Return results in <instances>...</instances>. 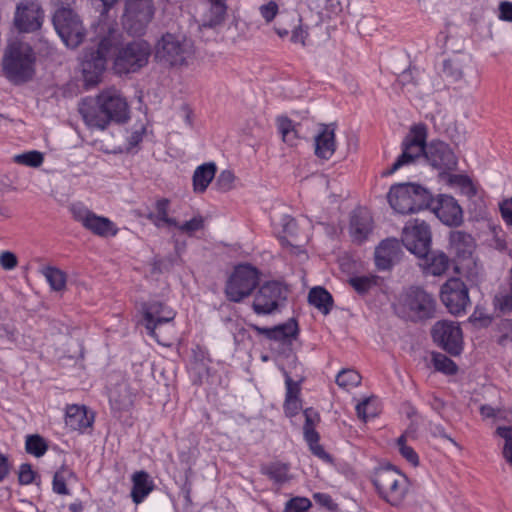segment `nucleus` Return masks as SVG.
Returning a JSON list of instances; mask_svg holds the SVG:
<instances>
[{
    "label": "nucleus",
    "mask_w": 512,
    "mask_h": 512,
    "mask_svg": "<svg viewBox=\"0 0 512 512\" xmlns=\"http://www.w3.org/2000/svg\"><path fill=\"white\" fill-rule=\"evenodd\" d=\"M180 231L191 234L196 232L204 227V219L202 216L193 217L191 220L186 221L183 224H179L177 222V226Z\"/></svg>",
    "instance_id": "864d4df0"
},
{
    "label": "nucleus",
    "mask_w": 512,
    "mask_h": 512,
    "mask_svg": "<svg viewBox=\"0 0 512 512\" xmlns=\"http://www.w3.org/2000/svg\"><path fill=\"white\" fill-rule=\"evenodd\" d=\"M142 309L148 334L158 343L165 345L157 330H160L163 324L171 322L175 318V312L160 301L145 303Z\"/></svg>",
    "instance_id": "f3484780"
},
{
    "label": "nucleus",
    "mask_w": 512,
    "mask_h": 512,
    "mask_svg": "<svg viewBox=\"0 0 512 512\" xmlns=\"http://www.w3.org/2000/svg\"><path fill=\"white\" fill-rule=\"evenodd\" d=\"M402 244L417 257H427L431 246L429 226L418 219L409 222L402 232Z\"/></svg>",
    "instance_id": "2eb2a0df"
},
{
    "label": "nucleus",
    "mask_w": 512,
    "mask_h": 512,
    "mask_svg": "<svg viewBox=\"0 0 512 512\" xmlns=\"http://www.w3.org/2000/svg\"><path fill=\"white\" fill-rule=\"evenodd\" d=\"M426 160L441 173L451 171L457 166V158L450 146L440 140H434L427 145Z\"/></svg>",
    "instance_id": "412c9836"
},
{
    "label": "nucleus",
    "mask_w": 512,
    "mask_h": 512,
    "mask_svg": "<svg viewBox=\"0 0 512 512\" xmlns=\"http://www.w3.org/2000/svg\"><path fill=\"white\" fill-rule=\"evenodd\" d=\"M464 65L459 59H448L443 63V73L452 81H459L463 77Z\"/></svg>",
    "instance_id": "c03bdc74"
},
{
    "label": "nucleus",
    "mask_w": 512,
    "mask_h": 512,
    "mask_svg": "<svg viewBox=\"0 0 512 512\" xmlns=\"http://www.w3.org/2000/svg\"><path fill=\"white\" fill-rule=\"evenodd\" d=\"M372 482L378 495L392 506L402 504L409 490V480L406 475L392 465L377 468Z\"/></svg>",
    "instance_id": "7ed1b4c3"
},
{
    "label": "nucleus",
    "mask_w": 512,
    "mask_h": 512,
    "mask_svg": "<svg viewBox=\"0 0 512 512\" xmlns=\"http://www.w3.org/2000/svg\"><path fill=\"white\" fill-rule=\"evenodd\" d=\"M373 219L365 208L355 209L350 216L349 233L353 242L362 243L372 232Z\"/></svg>",
    "instance_id": "a878e982"
},
{
    "label": "nucleus",
    "mask_w": 512,
    "mask_h": 512,
    "mask_svg": "<svg viewBox=\"0 0 512 512\" xmlns=\"http://www.w3.org/2000/svg\"><path fill=\"white\" fill-rule=\"evenodd\" d=\"M235 176L230 170H223L218 175L215 186L220 192H228L234 187Z\"/></svg>",
    "instance_id": "09e8293b"
},
{
    "label": "nucleus",
    "mask_w": 512,
    "mask_h": 512,
    "mask_svg": "<svg viewBox=\"0 0 512 512\" xmlns=\"http://www.w3.org/2000/svg\"><path fill=\"white\" fill-rule=\"evenodd\" d=\"M14 162L28 167H39L43 163V155L38 151H28L14 156Z\"/></svg>",
    "instance_id": "a18cd8bd"
},
{
    "label": "nucleus",
    "mask_w": 512,
    "mask_h": 512,
    "mask_svg": "<svg viewBox=\"0 0 512 512\" xmlns=\"http://www.w3.org/2000/svg\"><path fill=\"white\" fill-rule=\"evenodd\" d=\"M313 25L308 19L307 12H300L298 9L283 8L274 25V31L280 38L290 35L293 44L307 46L310 30Z\"/></svg>",
    "instance_id": "39448f33"
},
{
    "label": "nucleus",
    "mask_w": 512,
    "mask_h": 512,
    "mask_svg": "<svg viewBox=\"0 0 512 512\" xmlns=\"http://www.w3.org/2000/svg\"><path fill=\"white\" fill-rule=\"evenodd\" d=\"M309 448H310L311 452L318 458H320L326 462H331V460H332L331 456L324 450L323 446L320 445L319 443L312 445Z\"/></svg>",
    "instance_id": "338daca9"
},
{
    "label": "nucleus",
    "mask_w": 512,
    "mask_h": 512,
    "mask_svg": "<svg viewBox=\"0 0 512 512\" xmlns=\"http://www.w3.org/2000/svg\"><path fill=\"white\" fill-rule=\"evenodd\" d=\"M18 478L21 484H31L35 478V472L32 466L28 463H23L19 468Z\"/></svg>",
    "instance_id": "6e6d98bb"
},
{
    "label": "nucleus",
    "mask_w": 512,
    "mask_h": 512,
    "mask_svg": "<svg viewBox=\"0 0 512 512\" xmlns=\"http://www.w3.org/2000/svg\"><path fill=\"white\" fill-rule=\"evenodd\" d=\"M155 15L153 0H124L121 24L132 36H143Z\"/></svg>",
    "instance_id": "0eeeda50"
},
{
    "label": "nucleus",
    "mask_w": 512,
    "mask_h": 512,
    "mask_svg": "<svg viewBox=\"0 0 512 512\" xmlns=\"http://www.w3.org/2000/svg\"><path fill=\"white\" fill-rule=\"evenodd\" d=\"M250 327L258 334L264 335L267 339L275 341H284L289 338H296L299 332L297 321L294 318L272 328L260 327L255 324H251Z\"/></svg>",
    "instance_id": "cd10ccee"
},
{
    "label": "nucleus",
    "mask_w": 512,
    "mask_h": 512,
    "mask_svg": "<svg viewBox=\"0 0 512 512\" xmlns=\"http://www.w3.org/2000/svg\"><path fill=\"white\" fill-rule=\"evenodd\" d=\"M432 211L447 226L457 227L463 223L462 208L452 196L439 195L435 200Z\"/></svg>",
    "instance_id": "4be33fe9"
},
{
    "label": "nucleus",
    "mask_w": 512,
    "mask_h": 512,
    "mask_svg": "<svg viewBox=\"0 0 512 512\" xmlns=\"http://www.w3.org/2000/svg\"><path fill=\"white\" fill-rule=\"evenodd\" d=\"M71 212L76 221L80 222L83 227L95 235L108 237L115 236L118 232L110 219L98 216L83 206L73 205Z\"/></svg>",
    "instance_id": "a211bd4d"
},
{
    "label": "nucleus",
    "mask_w": 512,
    "mask_h": 512,
    "mask_svg": "<svg viewBox=\"0 0 512 512\" xmlns=\"http://www.w3.org/2000/svg\"><path fill=\"white\" fill-rule=\"evenodd\" d=\"M422 258L426 261L428 273L434 276L442 275L449 267V258L443 252L429 251L427 257Z\"/></svg>",
    "instance_id": "c9c22d12"
},
{
    "label": "nucleus",
    "mask_w": 512,
    "mask_h": 512,
    "mask_svg": "<svg viewBox=\"0 0 512 512\" xmlns=\"http://www.w3.org/2000/svg\"><path fill=\"white\" fill-rule=\"evenodd\" d=\"M499 19L512 23V2L502 1L499 4Z\"/></svg>",
    "instance_id": "680f3d73"
},
{
    "label": "nucleus",
    "mask_w": 512,
    "mask_h": 512,
    "mask_svg": "<svg viewBox=\"0 0 512 512\" xmlns=\"http://www.w3.org/2000/svg\"><path fill=\"white\" fill-rule=\"evenodd\" d=\"M301 409V401L299 398H285L284 410L285 414L289 417H293L298 414Z\"/></svg>",
    "instance_id": "13d9d810"
},
{
    "label": "nucleus",
    "mask_w": 512,
    "mask_h": 512,
    "mask_svg": "<svg viewBox=\"0 0 512 512\" xmlns=\"http://www.w3.org/2000/svg\"><path fill=\"white\" fill-rule=\"evenodd\" d=\"M199 11L195 17L198 31H219L227 17V0H199Z\"/></svg>",
    "instance_id": "ddd939ff"
},
{
    "label": "nucleus",
    "mask_w": 512,
    "mask_h": 512,
    "mask_svg": "<svg viewBox=\"0 0 512 512\" xmlns=\"http://www.w3.org/2000/svg\"><path fill=\"white\" fill-rule=\"evenodd\" d=\"M361 375L353 369H343L336 376V383L343 388L349 389L361 383Z\"/></svg>",
    "instance_id": "37998d69"
},
{
    "label": "nucleus",
    "mask_w": 512,
    "mask_h": 512,
    "mask_svg": "<svg viewBox=\"0 0 512 512\" xmlns=\"http://www.w3.org/2000/svg\"><path fill=\"white\" fill-rule=\"evenodd\" d=\"M131 497L135 504H140L153 490V482L145 471H137L132 475Z\"/></svg>",
    "instance_id": "c756f323"
},
{
    "label": "nucleus",
    "mask_w": 512,
    "mask_h": 512,
    "mask_svg": "<svg viewBox=\"0 0 512 512\" xmlns=\"http://www.w3.org/2000/svg\"><path fill=\"white\" fill-rule=\"evenodd\" d=\"M36 55L33 48L22 41H11L2 55V74L14 85H21L35 75Z\"/></svg>",
    "instance_id": "f03ea898"
},
{
    "label": "nucleus",
    "mask_w": 512,
    "mask_h": 512,
    "mask_svg": "<svg viewBox=\"0 0 512 512\" xmlns=\"http://www.w3.org/2000/svg\"><path fill=\"white\" fill-rule=\"evenodd\" d=\"M277 126L282 135V140L290 146L296 145L298 134L292 120L288 117H279L277 119Z\"/></svg>",
    "instance_id": "e433bc0d"
},
{
    "label": "nucleus",
    "mask_w": 512,
    "mask_h": 512,
    "mask_svg": "<svg viewBox=\"0 0 512 512\" xmlns=\"http://www.w3.org/2000/svg\"><path fill=\"white\" fill-rule=\"evenodd\" d=\"M289 466L284 463L275 462L263 468V473L276 483H284L288 480Z\"/></svg>",
    "instance_id": "a19ab883"
},
{
    "label": "nucleus",
    "mask_w": 512,
    "mask_h": 512,
    "mask_svg": "<svg viewBox=\"0 0 512 512\" xmlns=\"http://www.w3.org/2000/svg\"><path fill=\"white\" fill-rule=\"evenodd\" d=\"M169 206V199H158L155 203V212H149L146 215V218L158 228L162 227L163 225L177 226V220L168 216Z\"/></svg>",
    "instance_id": "473e14b6"
},
{
    "label": "nucleus",
    "mask_w": 512,
    "mask_h": 512,
    "mask_svg": "<svg viewBox=\"0 0 512 512\" xmlns=\"http://www.w3.org/2000/svg\"><path fill=\"white\" fill-rule=\"evenodd\" d=\"M217 171L214 162L204 163L198 166L193 174V189L196 193H203L214 179Z\"/></svg>",
    "instance_id": "7c9ffc66"
},
{
    "label": "nucleus",
    "mask_w": 512,
    "mask_h": 512,
    "mask_svg": "<svg viewBox=\"0 0 512 512\" xmlns=\"http://www.w3.org/2000/svg\"><path fill=\"white\" fill-rule=\"evenodd\" d=\"M287 289L278 281H267L260 286L252 303L253 311L258 315L272 314L284 304Z\"/></svg>",
    "instance_id": "f8f14e48"
},
{
    "label": "nucleus",
    "mask_w": 512,
    "mask_h": 512,
    "mask_svg": "<svg viewBox=\"0 0 512 512\" xmlns=\"http://www.w3.org/2000/svg\"><path fill=\"white\" fill-rule=\"evenodd\" d=\"M286 395L285 398H299L300 394V381H294L288 372L284 371Z\"/></svg>",
    "instance_id": "5fc2aeb1"
},
{
    "label": "nucleus",
    "mask_w": 512,
    "mask_h": 512,
    "mask_svg": "<svg viewBox=\"0 0 512 512\" xmlns=\"http://www.w3.org/2000/svg\"><path fill=\"white\" fill-rule=\"evenodd\" d=\"M304 437L309 447L319 443V434L312 425H304Z\"/></svg>",
    "instance_id": "0e129e2a"
},
{
    "label": "nucleus",
    "mask_w": 512,
    "mask_h": 512,
    "mask_svg": "<svg viewBox=\"0 0 512 512\" xmlns=\"http://www.w3.org/2000/svg\"><path fill=\"white\" fill-rule=\"evenodd\" d=\"M336 124H320L319 132L314 137L315 155L324 160H329L336 150L335 131Z\"/></svg>",
    "instance_id": "b1692460"
},
{
    "label": "nucleus",
    "mask_w": 512,
    "mask_h": 512,
    "mask_svg": "<svg viewBox=\"0 0 512 512\" xmlns=\"http://www.w3.org/2000/svg\"><path fill=\"white\" fill-rule=\"evenodd\" d=\"M459 184H460L462 190L469 197L474 196L476 194V189H475L474 185L472 184V181L470 180V178H468L466 176H461Z\"/></svg>",
    "instance_id": "69168bd1"
},
{
    "label": "nucleus",
    "mask_w": 512,
    "mask_h": 512,
    "mask_svg": "<svg viewBox=\"0 0 512 512\" xmlns=\"http://www.w3.org/2000/svg\"><path fill=\"white\" fill-rule=\"evenodd\" d=\"M151 53V45L146 40L128 42L115 53L113 70L118 75L136 73L148 64Z\"/></svg>",
    "instance_id": "423d86ee"
},
{
    "label": "nucleus",
    "mask_w": 512,
    "mask_h": 512,
    "mask_svg": "<svg viewBox=\"0 0 512 512\" xmlns=\"http://www.w3.org/2000/svg\"><path fill=\"white\" fill-rule=\"evenodd\" d=\"M25 449L28 454L35 457H41L46 453L48 445L40 435H28L25 441Z\"/></svg>",
    "instance_id": "58836bf2"
},
{
    "label": "nucleus",
    "mask_w": 512,
    "mask_h": 512,
    "mask_svg": "<svg viewBox=\"0 0 512 512\" xmlns=\"http://www.w3.org/2000/svg\"><path fill=\"white\" fill-rule=\"evenodd\" d=\"M497 435L504 439L503 457L512 466V427H498Z\"/></svg>",
    "instance_id": "49530a36"
},
{
    "label": "nucleus",
    "mask_w": 512,
    "mask_h": 512,
    "mask_svg": "<svg viewBox=\"0 0 512 512\" xmlns=\"http://www.w3.org/2000/svg\"><path fill=\"white\" fill-rule=\"evenodd\" d=\"M480 413L484 418H495L499 413H501V410L495 409L490 405H482L480 407Z\"/></svg>",
    "instance_id": "774afa93"
},
{
    "label": "nucleus",
    "mask_w": 512,
    "mask_h": 512,
    "mask_svg": "<svg viewBox=\"0 0 512 512\" xmlns=\"http://www.w3.org/2000/svg\"><path fill=\"white\" fill-rule=\"evenodd\" d=\"M311 505L308 498L295 497L286 503L284 512H307Z\"/></svg>",
    "instance_id": "3c124183"
},
{
    "label": "nucleus",
    "mask_w": 512,
    "mask_h": 512,
    "mask_svg": "<svg viewBox=\"0 0 512 512\" xmlns=\"http://www.w3.org/2000/svg\"><path fill=\"white\" fill-rule=\"evenodd\" d=\"M451 248L458 256L465 257L467 255V274L471 276L475 263L471 259V255L475 246L473 237L464 231H452L449 236Z\"/></svg>",
    "instance_id": "bb28decb"
},
{
    "label": "nucleus",
    "mask_w": 512,
    "mask_h": 512,
    "mask_svg": "<svg viewBox=\"0 0 512 512\" xmlns=\"http://www.w3.org/2000/svg\"><path fill=\"white\" fill-rule=\"evenodd\" d=\"M426 127L425 125H414L410 133L402 142V153L398 156L392 167L384 173L391 175L399 168L413 163L417 158L424 156L426 158Z\"/></svg>",
    "instance_id": "9b49d317"
},
{
    "label": "nucleus",
    "mask_w": 512,
    "mask_h": 512,
    "mask_svg": "<svg viewBox=\"0 0 512 512\" xmlns=\"http://www.w3.org/2000/svg\"><path fill=\"white\" fill-rule=\"evenodd\" d=\"M510 292L503 296L499 302V308L503 312H509L512 310V268L510 269Z\"/></svg>",
    "instance_id": "e2e57ef3"
},
{
    "label": "nucleus",
    "mask_w": 512,
    "mask_h": 512,
    "mask_svg": "<svg viewBox=\"0 0 512 512\" xmlns=\"http://www.w3.org/2000/svg\"><path fill=\"white\" fill-rule=\"evenodd\" d=\"M357 416L364 422L378 415L376 398L368 397L356 405Z\"/></svg>",
    "instance_id": "ea45409f"
},
{
    "label": "nucleus",
    "mask_w": 512,
    "mask_h": 512,
    "mask_svg": "<svg viewBox=\"0 0 512 512\" xmlns=\"http://www.w3.org/2000/svg\"><path fill=\"white\" fill-rule=\"evenodd\" d=\"M53 25L67 47H78L85 37L82 21L71 7L57 8L53 15Z\"/></svg>",
    "instance_id": "9d476101"
},
{
    "label": "nucleus",
    "mask_w": 512,
    "mask_h": 512,
    "mask_svg": "<svg viewBox=\"0 0 512 512\" xmlns=\"http://www.w3.org/2000/svg\"><path fill=\"white\" fill-rule=\"evenodd\" d=\"M440 296L448 311L455 316L465 313L471 305L468 287L459 278L447 280L441 287Z\"/></svg>",
    "instance_id": "dca6fc26"
},
{
    "label": "nucleus",
    "mask_w": 512,
    "mask_h": 512,
    "mask_svg": "<svg viewBox=\"0 0 512 512\" xmlns=\"http://www.w3.org/2000/svg\"><path fill=\"white\" fill-rule=\"evenodd\" d=\"M404 305L415 320H423L433 317L436 302L433 296L420 287H411L404 299Z\"/></svg>",
    "instance_id": "6ab92c4d"
},
{
    "label": "nucleus",
    "mask_w": 512,
    "mask_h": 512,
    "mask_svg": "<svg viewBox=\"0 0 512 512\" xmlns=\"http://www.w3.org/2000/svg\"><path fill=\"white\" fill-rule=\"evenodd\" d=\"M349 284L359 294L367 293L373 286L376 285V278L370 276H358L349 279Z\"/></svg>",
    "instance_id": "de8ad7c7"
},
{
    "label": "nucleus",
    "mask_w": 512,
    "mask_h": 512,
    "mask_svg": "<svg viewBox=\"0 0 512 512\" xmlns=\"http://www.w3.org/2000/svg\"><path fill=\"white\" fill-rule=\"evenodd\" d=\"M193 53L192 40L180 32H166L155 44V59L169 66L186 64Z\"/></svg>",
    "instance_id": "20e7f679"
},
{
    "label": "nucleus",
    "mask_w": 512,
    "mask_h": 512,
    "mask_svg": "<svg viewBox=\"0 0 512 512\" xmlns=\"http://www.w3.org/2000/svg\"><path fill=\"white\" fill-rule=\"evenodd\" d=\"M94 415L89 414L85 406L69 405L66 409L65 424L72 430L83 432L91 428Z\"/></svg>",
    "instance_id": "c85d7f7f"
},
{
    "label": "nucleus",
    "mask_w": 512,
    "mask_h": 512,
    "mask_svg": "<svg viewBox=\"0 0 512 512\" xmlns=\"http://www.w3.org/2000/svg\"><path fill=\"white\" fill-rule=\"evenodd\" d=\"M42 273L54 291H62L65 289L66 274L62 270L55 267H45Z\"/></svg>",
    "instance_id": "4c0bfd02"
},
{
    "label": "nucleus",
    "mask_w": 512,
    "mask_h": 512,
    "mask_svg": "<svg viewBox=\"0 0 512 512\" xmlns=\"http://www.w3.org/2000/svg\"><path fill=\"white\" fill-rule=\"evenodd\" d=\"M433 341L452 356H458L463 350V335L458 323L438 321L431 330Z\"/></svg>",
    "instance_id": "4468645a"
},
{
    "label": "nucleus",
    "mask_w": 512,
    "mask_h": 512,
    "mask_svg": "<svg viewBox=\"0 0 512 512\" xmlns=\"http://www.w3.org/2000/svg\"><path fill=\"white\" fill-rule=\"evenodd\" d=\"M501 216L508 225H512V197L504 200L500 206Z\"/></svg>",
    "instance_id": "052dcab7"
},
{
    "label": "nucleus",
    "mask_w": 512,
    "mask_h": 512,
    "mask_svg": "<svg viewBox=\"0 0 512 512\" xmlns=\"http://www.w3.org/2000/svg\"><path fill=\"white\" fill-rule=\"evenodd\" d=\"M402 242L395 238L383 240L375 249V264L379 270L391 269L402 256Z\"/></svg>",
    "instance_id": "5701e85b"
},
{
    "label": "nucleus",
    "mask_w": 512,
    "mask_h": 512,
    "mask_svg": "<svg viewBox=\"0 0 512 512\" xmlns=\"http://www.w3.org/2000/svg\"><path fill=\"white\" fill-rule=\"evenodd\" d=\"M18 264L17 257L14 253L10 251H3L0 253V266L4 270H12Z\"/></svg>",
    "instance_id": "4d7b16f0"
},
{
    "label": "nucleus",
    "mask_w": 512,
    "mask_h": 512,
    "mask_svg": "<svg viewBox=\"0 0 512 512\" xmlns=\"http://www.w3.org/2000/svg\"><path fill=\"white\" fill-rule=\"evenodd\" d=\"M413 193H411L413 207V213L419 212L425 209H431L434 206L435 200L432 194L421 185L413 183Z\"/></svg>",
    "instance_id": "f704fd0d"
},
{
    "label": "nucleus",
    "mask_w": 512,
    "mask_h": 512,
    "mask_svg": "<svg viewBox=\"0 0 512 512\" xmlns=\"http://www.w3.org/2000/svg\"><path fill=\"white\" fill-rule=\"evenodd\" d=\"M43 10L37 1L25 0L17 5L14 24L20 32H34L40 29Z\"/></svg>",
    "instance_id": "aec40b11"
},
{
    "label": "nucleus",
    "mask_w": 512,
    "mask_h": 512,
    "mask_svg": "<svg viewBox=\"0 0 512 512\" xmlns=\"http://www.w3.org/2000/svg\"><path fill=\"white\" fill-rule=\"evenodd\" d=\"M260 272L250 264H240L235 267L229 277L225 294L232 302H240L251 295L254 289L259 285Z\"/></svg>",
    "instance_id": "1a4fd4ad"
},
{
    "label": "nucleus",
    "mask_w": 512,
    "mask_h": 512,
    "mask_svg": "<svg viewBox=\"0 0 512 512\" xmlns=\"http://www.w3.org/2000/svg\"><path fill=\"white\" fill-rule=\"evenodd\" d=\"M118 44L115 30H110L106 37H103L96 49L86 51L82 59V71L85 80L90 84H97L104 72L107 58L112 54Z\"/></svg>",
    "instance_id": "6e6552de"
},
{
    "label": "nucleus",
    "mask_w": 512,
    "mask_h": 512,
    "mask_svg": "<svg viewBox=\"0 0 512 512\" xmlns=\"http://www.w3.org/2000/svg\"><path fill=\"white\" fill-rule=\"evenodd\" d=\"M400 454L412 465L417 466L419 458L414 449L406 445V438L404 435L400 436L397 440Z\"/></svg>",
    "instance_id": "8fccbe9b"
},
{
    "label": "nucleus",
    "mask_w": 512,
    "mask_h": 512,
    "mask_svg": "<svg viewBox=\"0 0 512 512\" xmlns=\"http://www.w3.org/2000/svg\"><path fill=\"white\" fill-rule=\"evenodd\" d=\"M308 301L325 315L330 312L333 305L331 294L323 287L312 288L308 294Z\"/></svg>",
    "instance_id": "72a5a7b5"
},
{
    "label": "nucleus",
    "mask_w": 512,
    "mask_h": 512,
    "mask_svg": "<svg viewBox=\"0 0 512 512\" xmlns=\"http://www.w3.org/2000/svg\"><path fill=\"white\" fill-rule=\"evenodd\" d=\"M252 24L246 21L237 11H233L231 19L226 26L227 37L236 43L240 40L246 39L247 34L251 30Z\"/></svg>",
    "instance_id": "2f4dec72"
},
{
    "label": "nucleus",
    "mask_w": 512,
    "mask_h": 512,
    "mask_svg": "<svg viewBox=\"0 0 512 512\" xmlns=\"http://www.w3.org/2000/svg\"><path fill=\"white\" fill-rule=\"evenodd\" d=\"M78 110L88 127L100 130L111 122L123 123L129 118L128 103L115 88L102 91L95 101L82 100Z\"/></svg>",
    "instance_id": "f257e3e1"
},
{
    "label": "nucleus",
    "mask_w": 512,
    "mask_h": 512,
    "mask_svg": "<svg viewBox=\"0 0 512 512\" xmlns=\"http://www.w3.org/2000/svg\"><path fill=\"white\" fill-rule=\"evenodd\" d=\"M259 13L266 23H271L277 15H279L278 4L274 1H270L259 7Z\"/></svg>",
    "instance_id": "603ef678"
},
{
    "label": "nucleus",
    "mask_w": 512,
    "mask_h": 512,
    "mask_svg": "<svg viewBox=\"0 0 512 512\" xmlns=\"http://www.w3.org/2000/svg\"><path fill=\"white\" fill-rule=\"evenodd\" d=\"M413 191H415L413 189V183H399L393 185L387 196L392 209L399 214L413 213L414 206L411 205V193H413Z\"/></svg>",
    "instance_id": "393cba45"
},
{
    "label": "nucleus",
    "mask_w": 512,
    "mask_h": 512,
    "mask_svg": "<svg viewBox=\"0 0 512 512\" xmlns=\"http://www.w3.org/2000/svg\"><path fill=\"white\" fill-rule=\"evenodd\" d=\"M432 363L435 370L447 375H453L457 372V365L455 362L442 353H432Z\"/></svg>",
    "instance_id": "79ce46f5"
},
{
    "label": "nucleus",
    "mask_w": 512,
    "mask_h": 512,
    "mask_svg": "<svg viewBox=\"0 0 512 512\" xmlns=\"http://www.w3.org/2000/svg\"><path fill=\"white\" fill-rule=\"evenodd\" d=\"M53 491L60 495H67L69 493L65 478L61 472H56L53 477Z\"/></svg>",
    "instance_id": "bf43d9fd"
}]
</instances>
